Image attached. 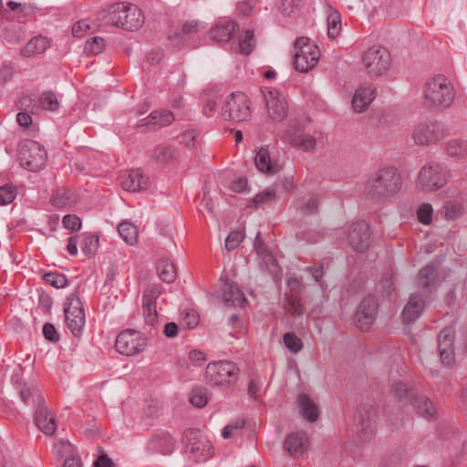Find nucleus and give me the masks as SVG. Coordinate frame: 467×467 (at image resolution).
<instances>
[{
  "instance_id": "obj_25",
  "label": "nucleus",
  "mask_w": 467,
  "mask_h": 467,
  "mask_svg": "<svg viewBox=\"0 0 467 467\" xmlns=\"http://www.w3.org/2000/svg\"><path fill=\"white\" fill-rule=\"evenodd\" d=\"M424 306L425 303L421 296L419 294H412L401 314L403 322L407 325L414 323L420 317Z\"/></svg>"
},
{
  "instance_id": "obj_26",
  "label": "nucleus",
  "mask_w": 467,
  "mask_h": 467,
  "mask_svg": "<svg viewBox=\"0 0 467 467\" xmlns=\"http://www.w3.org/2000/svg\"><path fill=\"white\" fill-rule=\"evenodd\" d=\"M174 120V115L171 111L160 109L152 111L147 118L142 119L140 127L147 126L151 130H158L171 125Z\"/></svg>"
},
{
  "instance_id": "obj_46",
  "label": "nucleus",
  "mask_w": 467,
  "mask_h": 467,
  "mask_svg": "<svg viewBox=\"0 0 467 467\" xmlns=\"http://www.w3.org/2000/svg\"><path fill=\"white\" fill-rule=\"evenodd\" d=\"M445 218L447 220H455L461 217L463 213V206L457 201H448L444 206Z\"/></svg>"
},
{
  "instance_id": "obj_61",
  "label": "nucleus",
  "mask_w": 467,
  "mask_h": 467,
  "mask_svg": "<svg viewBox=\"0 0 467 467\" xmlns=\"http://www.w3.org/2000/svg\"><path fill=\"white\" fill-rule=\"evenodd\" d=\"M90 28V25L87 20H80L74 24L72 34L75 37H82L84 34Z\"/></svg>"
},
{
  "instance_id": "obj_11",
  "label": "nucleus",
  "mask_w": 467,
  "mask_h": 467,
  "mask_svg": "<svg viewBox=\"0 0 467 467\" xmlns=\"http://www.w3.org/2000/svg\"><path fill=\"white\" fill-rule=\"evenodd\" d=\"M362 61L370 75L379 77L389 70L391 58L385 47L373 46L364 52Z\"/></svg>"
},
{
  "instance_id": "obj_31",
  "label": "nucleus",
  "mask_w": 467,
  "mask_h": 467,
  "mask_svg": "<svg viewBox=\"0 0 467 467\" xmlns=\"http://www.w3.org/2000/svg\"><path fill=\"white\" fill-rule=\"evenodd\" d=\"M297 402L299 406V411L306 420H307L309 422H315L318 419V408L317 404L311 400L307 394H299Z\"/></svg>"
},
{
  "instance_id": "obj_19",
  "label": "nucleus",
  "mask_w": 467,
  "mask_h": 467,
  "mask_svg": "<svg viewBox=\"0 0 467 467\" xmlns=\"http://www.w3.org/2000/svg\"><path fill=\"white\" fill-rule=\"evenodd\" d=\"M239 26L226 17L221 18L210 30V37L216 42H228L238 31Z\"/></svg>"
},
{
  "instance_id": "obj_42",
  "label": "nucleus",
  "mask_w": 467,
  "mask_h": 467,
  "mask_svg": "<svg viewBox=\"0 0 467 467\" xmlns=\"http://www.w3.org/2000/svg\"><path fill=\"white\" fill-rule=\"evenodd\" d=\"M38 105L42 109L57 111L59 108V102L53 91H43L38 99Z\"/></svg>"
},
{
  "instance_id": "obj_39",
  "label": "nucleus",
  "mask_w": 467,
  "mask_h": 467,
  "mask_svg": "<svg viewBox=\"0 0 467 467\" xmlns=\"http://www.w3.org/2000/svg\"><path fill=\"white\" fill-rule=\"evenodd\" d=\"M157 270L160 278L165 283H172L176 278L175 266L169 259L160 260Z\"/></svg>"
},
{
  "instance_id": "obj_34",
  "label": "nucleus",
  "mask_w": 467,
  "mask_h": 467,
  "mask_svg": "<svg viewBox=\"0 0 467 467\" xmlns=\"http://www.w3.org/2000/svg\"><path fill=\"white\" fill-rule=\"evenodd\" d=\"M48 47V39L42 36H38L28 41L25 47L21 50V53L25 57H32L36 54L44 53Z\"/></svg>"
},
{
  "instance_id": "obj_18",
  "label": "nucleus",
  "mask_w": 467,
  "mask_h": 467,
  "mask_svg": "<svg viewBox=\"0 0 467 467\" xmlns=\"http://www.w3.org/2000/svg\"><path fill=\"white\" fill-rule=\"evenodd\" d=\"M454 330L451 327H444L438 337V350L441 362L451 366L454 360L453 350Z\"/></svg>"
},
{
  "instance_id": "obj_13",
  "label": "nucleus",
  "mask_w": 467,
  "mask_h": 467,
  "mask_svg": "<svg viewBox=\"0 0 467 467\" xmlns=\"http://www.w3.org/2000/svg\"><path fill=\"white\" fill-rule=\"evenodd\" d=\"M446 136L445 127L441 122H420L412 132V138L417 145L429 146L437 143Z\"/></svg>"
},
{
  "instance_id": "obj_45",
  "label": "nucleus",
  "mask_w": 467,
  "mask_h": 467,
  "mask_svg": "<svg viewBox=\"0 0 467 467\" xmlns=\"http://www.w3.org/2000/svg\"><path fill=\"white\" fill-rule=\"evenodd\" d=\"M283 341L286 348L293 354L300 352L304 346L302 339L294 332L285 333Z\"/></svg>"
},
{
  "instance_id": "obj_24",
  "label": "nucleus",
  "mask_w": 467,
  "mask_h": 467,
  "mask_svg": "<svg viewBox=\"0 0 467 467\" xmlns=\"http://www.w3.org/2000/svg\"><path fill=\"white\" fill-rule=\"evenodd\" d=\"M308 447V437L305 431L293 432L285 441V449L294 458L303 456Z\"/></svg>"
},
{
  "instance_id": "obj_17",
  "label": "nucleus",
  "mask_w": 467,
  "mask_h": 467,
  "mask_svg": "<svg viewBox=\"0 0 467 467\" xmlns=\"http://www.w3.org/2000/svg\"><path fill=\"white\" fill-rule=\"evenodd\" d=\"M370 232L366 222L358 221L351 224L348 232L349 244L357 252H364L369 246Z\"/></svg>"
},
{
  "instance_id": "obj_33",
  "label": "nucleus",
  "mask_w": 467,
  "mask_h": 467,
  "mask_svg": "<svg viewBox=\"0 0 467 467\" xmlns=\"http://www.w3.org/2000/svg\"><path fill=\"white\" fill-rule=\"evenodd\" d=\"M20 398L26 405H34L37 408L45 403L40 390L31 385L25 384L20 389Z\"/></svg>"
},
{
  "instance_id": "obj_5",
  "label": "nucleus",
  "mask_w": 467,
  "mask_h": 467,
  "mask_svg": "<svg viewBox=\"0 0 467 467\" xmlns=\"http://www.w3.org/2000/svg\"><path fill=\"white\" fill-rule=\"evenodd\" d=\"M448 182L446 168L437 162H430L422 166L416 179V187L426 192L441 189Z\"/></svg>"
},
{
  "instance_id": "obj_2",
  "label": "nucleus",
  "mask_w": 467,
  "mask_h": 467,
  "mask_svg": "<svg viewBox=\"0 0 467 467\" xmlns=\"http://www.w3.org/2000/svg\"><path fill=\"white\" fill-rule=\"evenodd\" d=\"M104 25H110L128 31L140 29L144 23L142 11L135 5L119 2L109 5L99 13Z\"/></svg>"
},
{
  "instance_id": "obj_55",
  "label": "nucleus",
  "mask_w": 467,
  "mask_h": 467,
  "mask_svg": "<svg viewBox=\"0 0 467 467\" xmlns=\"http://www.w3.org/2000/svg\"><path fill=\"white\" fill-rule=\"evenodd\" d=\"M198 31V22L197 21H188L183 24L182 32L179 34V37L181 40L184 41L192 36H194Z\"/></svg>"
},
{
  "instance_id": "obj_50",
  "label": "nucleus",
  "mask_w": 467,
  "mask_h": 467,
  "mask_svg": "<svg viewBox=\"0 0 467 467\" xmlns=\"http://www.w3.org/2000/svg\"><path fill=\"white\" fill-rule=\"evenodd\" d=\"M190 402L198 408L204 407L208 402L206 389L202 388L193 389L191 393Z\"/></svg>"
},
{
  "instance_id": "obj_48",
  "label": "nucleus",
  "mask_w": 467,
  "mask_h": 467,
  "mask_svg": "<svg viewBox=\"0 0 467 467\" xmlns=\"http://www.w3.org/2000/svg\"><path fill=\"white\" fill-rule=\"evenodd\" d=\"M51 203L57 208H63L71 203V195L67 190H57L52 193Z\"/></svg>"
},
{
  "instance_id": "obj_16",
  "label": "nucleus",
  "mask_w": 467,
  "mask_h": 467,
  "mask_svg": "<svg viewBox=\"0 0 467 467\" xmlns=\"http://www.w3.org/2000/svg\"><path fill=\"white\" fill-rule=\"evenodd\" d=\"M266 109L269 117L275 121L283 120L287 115L288 104L285 98L277 90L265 93Z\"/></svg>"
},
{
  "instance_id": "obj_59",
  "label": "nucleus",
  "mask_w": 467,
  "mask_h": 467,
  "mask_svg": "<svg viewBox=\"0 0 467 467\" xmlns=\"http://www.w3.org/2000/svg\"><path fill=\"white\" fill-rule=\"evenodd\" d=\"M244 426V421L241 420H237L234 422H232V423L226 425L223 428L222 436L224 439H229L234 434L235 431H241Z\"/></svg>"
},
{
  "instance_id": "obj_51",
  "label": "nucleus",
  "mask_w": 467,
  "mask_h": 467,
  "mask_svg": "<svg viewBox=\"0 0 467 467\" xmlns=\"http://www.w3.org/2000/svg\"><path fill=\"white\" fill-rule=\"evenodd\" d=\"M47 284L56 288H63L67 285V279L65 275L59 273H47L44 275Z\"/></svg>"
},
{
  "instance_id": "obj_47",
  "label": "nucleus",
  "mask_w": 467,
  "mask_h": 467,
  "mask_svg": "<svg viewBox=\"0 0 467 467\" xmlns=\"http://www.w3.org/2000/svg\"><path fill=\"white\" fill-rule=\"evenodd\" d=\"M105 47V40L99 36H94L87 40L84 50L88 56L100 54Z\"/></svg>"
},
{
  "instance_id": "obj_36",
  "label": "nucleus",
  "mask_w": 467,
  "mask_h": 467,
  "mask_svg": "<svg viewBox=\"0 0 467 467\" xmlns=\"http://www.w3.org/2000/svg\"><path fill=\"white\" fill-rule=\"evenodd\" d=\"M85 313L83 303L81 302L78 291L76 289L73 293L68 295L64 303V315L65 317H68L70 314H81Z\"/></svg>"
},
{
  "instance_id": "obj_56",
  "label": "nucleus",
  "mask_w": 467,
  "mask_h": 467,
  "mask_svg": "<svg viewBox=\"0 0 467 467\" xmlns=\"http://www.w3.org/2000/svg\"><path fill=\"white\" fill-rule=\"evenodd\" d=\"M275 197V192L274 190L266 189L257 193L252 200L254 206L257 207L260 204L270 202Z\"/></svg>"
},
{
  "instance_id": "obj_60",
  "label": "nucleus",
  "mask_w": 467,
  "mask_h": 467,
  "mask_svg": "<svg viewBox=\"0 0 467 467\" xmlns=\"http://www.w3.org/2000/svg\"><path fill=\"white\" fill-rule=\"evenodd\" d=\"M244 426V421L241 420H237L234 422H232V423L226 425L223 428L222 436L224 439H229L234 434L235 431H241Z\"/></svg>"
},
{
  "instance_id": "obj_54",
  "label": "nucleus",
  "mask_w": 467,
  "mask_h": 467,
  "mask_svg": "<svg viewBox=\"0 0 467 467\" xmlns=\"http://www.w3.org/2000/svg\"><path fill=\"white\" fill-rule=\"evenodd\" d=\"M244 234L241 231H232L225 239V248L228 251L235 249L244 240Z\"/></svg>"
},
{
  "instance_id": "obj_7",
  "label": "nucleus",
  "mask_w": 467,
  "mask_h": 467,
  "mask_svg": "<svg viewBox=\"0 0 467 467\" xmlns=\"http://www.w3.org/2000/svg\"><path fill=\"white\" fill-rule=\"evenodd\" d=\"M239 376V368L233 361L221 360L209 363L205 368V379L215 386L234 384Z\"/></svg>"
},
{
  "instance_id": "obj_22",
  "label": "nucleus",
  "mask_w": 467,
  "mask_h": 467,
  "mask_svg": "<svg viewBox=\"0 0 467 467\" xmlns=\"http://www.w3.org/2000/svg\"><path fill=\"white\" fill-rule=\"evenodd\" d=\"M285 136L292 146L304 151H312L317 144L316 139L312 135L304 133L294 127L287 129Z\"/></svg>"
},
{
  "instance_id": "obj_1",
  "label": "nucleus",
  "mask_w": 467,
  "mask_h": 467,
  "mask_svg": "<svg viewBox=\"0 0 467 467\" xmlns=\"http://www.w3.org/2000/svg\"><path fill=\"white\" fill-rule=\"evenodd\" d=\"M390 395L399 403L398 410L392 414L387 406L384 410V416L386 421L390 426H399L403 420V416L400 412L401 407L407 404H410L416 410V412L424 417L427 420H435L437 416V410L431 400L424 395L419 394L418 391L410 388L403 382H396L390 386Z\"/></svg>"
},
{
  "instance_id": "obj_6",
  "label": "nucleus",
  "mask_w": 467,
  "mask_h": 467,
  "mask_svg": "<svg viewBox=\"0 0 467 467\" xmlns=\"http://www.w3.org/2000/svg\"><path fill=\"white\" fill-rule=\"evenodd\" d=\"M294 65L297 71L308 72L317 64L320 51L307 37H298L294 45Z\"/></svg>"
},
{
  "instance_id": "obj_43",
  "label": "nucleus",
  "mask_w": 467,
  "mask_h": 467,
  "mask_svg": "<svg viewBox=\"0 0 467 467\" xmlns=\"http://www.w3.org/2000/svg\"><path fill=\"white\" fill-rule=\"evenodd\" d=\"M285 303L287 312L294 317H300L304 314L305 307L301 304V296L285 295Z\"/></svg>"
},
{
  "instance_id": "obj_8",
  "label": "nucleus",
  "mask_w": 467,
  "mask_h": 467,
  "mask_svg": "<svg viewBox=\"0 0 467 467\" xmlns=\"http://www.w3.org/2000/svg\"><path fill=\"white\" fill-rule=\"evenodd\" d=\"M148 337L136 329H124L119 333L115 340L116 350L127 357L136 356L145 350Z\"/></svg>"
},
{
  "instance_id": "obj_4",
  "label": "nucleus",
  "mask_w": 467,
  "mask_h": 467,
  "mask_svg": "<svg viewBox=\"0 0 467 467\" xmlns=\"http://www.w3.org/2000/svg\"><path fill=\"white\" fill-rule=\"evenodd\" d=\"M455 98L452 84L443 75H437L425 83L423 101L429 108L446 109Z\"/></svg>"
},
{
  "instance_id": "obj_12",
  "label": "nucleus",
  "mask_w": 467,
  "mask_h": 467,
  "mask_svg": "<svg viewBox=\"0 0 467 467\" xmlns=\"http://www.w3.org/2000/svg\"><path fill=\"white\" fill-rule=\"evenodd\" d=\"M186 452L195 462H205L213 455V445L199 431L188 430L184 432Z\"/></svg>"
},
{
  "instance_id": "obj_14",
  "label": "nucleus",
  "mask_w": 467,
  "mask_h": 467,
  "mask_svg": "<svg viewBox=\"0 0 467 467\" xmlns=\"http://www.w3.org/2000/svg\"><path fill=\"white\" fill-rule=\"evenodd\" d=\"M379 304L373 296H365L359 303L354 317L356 326L362 331L368 330L378 315Z\"/></svg>"
},
{
  "instance_id": "obj_49",
  "label": "nucleus",
  "mask_w": 467,
  "mask_h": 467,
  "mask_svg": "<svg viewBox=\"0 0 467 467\" xmlns=\"http://www.w3.org/2000/svg\"><path fill=\"white\" fill-rule=\"evenodd\" d=\"M254 43V31L246 30L239 37L240 52L244 55H249L253 51Z\"/></svg>"
},
{
  "instance_id": "obj_40",
  "label": "nucleus",
  "mask_w": 467,
  "mask_h": 467,
  "mask_svg": "<svg viewBox=\"0 0 467 467\" xmlns=\"http://www.w3.org/2000/svg\"><path fill=\"white\" fill-rule=\"evenodd\" d=\"M118 232L127 244L133 245L137 243L138 230L134 224L124 221L118 225Z\"/></svg>"
},
{
  "instance_id": "obj_32",
  "label": "nucleus",
  "mask_w": 467,
  "mask_h": 467,
  "mask_svg": "<svg viewBox=\"0 0 467 467\" xmlns=\"http://www.w3.org/2000/svg\"><path fill=\"white\" fill-rule=\"evenodd\" d=\"M223 298L225 303L234 306H242L246 301L242 290L235 284L229 282L223 285Z\"/></svg>"
},
{
  "instance_id": "obj_20",
  "label": "nucleus",
  "mask_w": 467,
  "mask_h": 467,
  "mask_svg": "<svg viewBox=\"0 0 467 467\" xmlns=\"http://www.w3.org/2000/svg\"><path fill=\"white\" fill-rule=\"evenodd\" d=\"M377 95L376 88L370 83L361 84L355 91L352 107L356 112L366 110Z\"/></svg>"
},
{
  "instance_id": "obj_28",
  "label": "nucleus",
  "mask_w": 467,
  "mask_h": 467,
  "mask_svg": "<svg viewBox=\"0 0 467 467\" xmlns=\"http://www.w3.org/2000/svg\"><path fill=\"white\" fill-rule=\"evenodd\" d=\"M439 264L431 262L421 268L418 275V285L421 289H431L435 286L438 279Z\"/></svg>"
},
{
  "instance_id": "obj_44",
  "label": "nucleus",
  "mask_w": 467,
  "mask_h": 467,
  "mask_svg": "<svg viewBox=\"0 0 467 467\" xmlns=\"http://www.w3.org/2000/svg\"><path fill=\"white\" fill-rule=\"evenodd\" d=\"M341 31V16L338 11L332 10L327 16V36L335 39Z\"/></svg>"
},
{
  "instance_id": "obj_52",
  "label": "nucleus",
  "mask_w": 467,
  "mask_h": 467,
  "mask_svg": "<svg viewBox=\"0 0 467 467\" xmlns=\"http://www.w3.org/2000/svg\"><path fill=\"white\" fill-rule=\"evenodd\" d=\"M433 209L430 203H422L417 210V218L422 224L428 225L432 221Z\"/></svg>"
},
{
  "instance_id": "obj_23",
  "label": "nucleus",
  "mask_w": 467,
  "mask_h": 467,
  "mask_svg": "<svg viewBox=\"0 0 467 467\" xmlns=\"http://www.w3.org/2000/svg\"><path fill=\"white\" fill-rule=\"evenodd\" d=\"M34 420L38 429L46 435H53L57 430L55 415L47 408L45 403L35 408Z\"/></svg>"
},
{
  "instance_id": "obj_41",
  "label": "nucleus",
  "mask_w": 467,
  "mask_h": 467,
  "mask_svg": "<svg viewBox=\"0 0 467 467\" xmlns=\"http://www.w3.org/2000/svg\"><path fill=\"white\" fill-rule=\"evenodd\" d=\"M446 150L451 158L463 159L467 156V142L460 140H449Z\"/></svg>"
},
{
  "instance_id": "obj_3",
  "label": "nucleus",
  "mask_w": 467,
  "mask_h": 467,
  "mask_svg": "<svg viewBox=\"0 0 467 467\" xmlns=\"http://www.w3.org/2000/svg\"><path fill=\"white\" fill-rule=\"evenodd\" d=\"M402 179L398 169L386 166L378 170L364 184V193L373 199L395 195L401 189Z\"/></svg>"
},
{
  "instance_id": "obj_62",
  "label": "nucleus",
  "mask_w": 467,
  "mask_h": 467,
  "mask_svg": "<svg viewBox=\"0 0 467 467\" xmlns=\"http://www.w3.org/2000/svg\"><path fill=\"white\" fill-rule=\"evenodd\" d=\"M199 323V316L195 312H187L182 319V325L187 328H194Z\"/></svg>"
},
{
  "instance_id": "obj_15",
  "label": "nucleus",
  "mask_w": 467,
  "mask_h": 467,
  "mask_svg": "<svg viewBox=\"0 0 467 467\" xmlns=\"http://www.w3.org/2000/svg\"><path fill=\"white\" fill-rule=\"evenodd\" d=\"M162 294V286L151 284L146 287L142 295V312L147 325L153 326L158 321L156 300Z\"/></svg>"
},
{
  "instance_id": "obj_9",
  "label": "nucleus",
  "mask_w": 467,
  "mask_h": 467,
  "mask_svg": "<svg viewBox=\"0 0 467 467\" xmlns=\"http://www.w3.org/2000/svg\"><path fill=\"white\" fill-rule=\"evenodd\" d=\"M222 116L224 119L234 122L249 120L251 110L247 96L243 92L229 95L222 108Z\"/></svg>"
},
{
  "instance_id": "obj_38",
  "label": "nucleus",
  "mask_w": 467,
  "mask_h": 467,
  "mask_svg": "<svg viewBox=\"0 0 467 467\" xmlns=\"http://www.w3.org/2000/svg\"><path fill=\"white\" fill-rule=\"evenodd\" d=\"M154 158L160 162H169L179 157L178 150L169 144H161L154 150Z\"/></svg>"
},
{
  "instance_id": "obj_21",
  "label": "nucleus",
  "mask_w": 467,
  "mask_h": 467,
  "mask_svg": "<svg viewBox=\"0 0 467 467\" xmlns=\"http://www.w3.org/2000/svg\"><path fill=\"white\" fill-rule=\"evenodd\" d=\"M119 184L128 192H139L146 189L149 179L140 170L126 171L119 176Z\"/></svg>"
},
{
  "instance_id": "obj_27",
  "label": "nucleus",
  "mask_w": 467,
  "mask_h": 467,
  "mask_svg": "<svg viewBox=\"0 0 467 467\" xmlns=\"http://www.w3.org/2000/svg\"><path fill=\"white\" fill-rule=\"evenodd\" d=\"M256 168L265 173L275 174L280 171V166L273 161L267 147H261L254 157Z\"/></svg>"
},
{
  "instance_id": "obj_58",
  "label": "nucleus",
  "mask_w": 467,
  "mask_h": 467,
  "mask_svg": "<svg viewBox=\"0 0 467 467\" xmlns=\"http://www.w3.org/2000/svg\"><path fill=\"white\" fill-rule=\"evenodd\" d=\"M62 223L65 226V228L72 231H78L81 227V220L78 216L75 214L65 215L62 220Z\"/></svg>"
},
{
  "instance_id": "obj_57",
  "label": "nucleus",
  "mask_w": 467,
  "mask_h": 467,
  "mask_svg": "<svg viewBox=\"0 0 467 467\" xmlns=\"http://www.w3.org/2000/svg\"><path fill=\"white\" fill-rule=\"evenodd\" d=\"M286 285L290 290L292 296H301L304 289V285L301 281L295 275H291L286 280Z\"/></svg>"
},
{
  "instance_id": "obj_64",
  "label": "nucleus",
  "mask_w": 467,
  "mask_h": 467,
  "mask_svg": "<svg viewBox=\"0 0 467 467\" xmlns=\"http://www.w3.org/2000/svg\"><path fill=\"white\" fill-rule=\"evenodd\" d=\"M254 9L253 0H245L238 3L237 13L243 16H249L252 15Z\"/></svg>"
},
{
  "instance_id": "obj_35",
  "label": "nucleus",
  "mask_w": 467,
  "mask_h": 467,
  "mask_svg": "<svg viewBox=\"0 0 467 467\" xmlns=\"http://www.w3.org/2000/svg\"><path fill=\"white\" fill-rule=\"evenodd\" d=\"M151 443L156 451L163 455L171 454L175 448V440L169 433L156 435Z\"/></svg>"
},
{
  "instance_id": "obj_29",
  "label": "nucleus",
  "mask_w": 467,
  "mask_h": 467,
  "mask_svg": "<svg viewBox=\"0 0 467 467\" xmlns=\"http://www.w3.org/2000/svg\"><path fill=\"white\" fill-rule=\"evenodd\" d=\"M254 246L256 251V254L262 259L265 266L268 269V271L272 275H278L280 272V268L277 264V261L274 257L272 253L264 246V244L259 237V234H257L254 240Z\"/></svg>"
},
{
  "instance_id": "obj_63",
  "label": "nucleus",
  "mask_w": 467,
  "mask_h": 467,
  "mask_svg": "<svg viewBox=\"0 0 467 467\" xmlns=\"http://www.w3.org/2000/svg\"><path fill=\"white\" fill-rule=\"evenodd\" d=\"M197 137V132L194 130H187L181 134V141L184 143L187 148H193Z\"/></svg>"
},
{
  "instance_id": "obj_30",
  "label": "nucleus",
  "mask_w": 467,
  "mask_h": 467,
  "mask_svg": "<svg viewBox=\"0 0 467 467\" xmlns=\"http://www.w3.org/2000/svg\"><path fill=\"white\" fill-rule=\"evenodd\" d=\"M358 423L361 426V431L373 429L378 420V413L372 404L364 403L358 407Z\"/></svg>"
},
{
  "instance_id": "obj_53",
  "label": "nucleus",
  "mask_w": 467,
  "mask_h": 467,
  "mask_svg": "<svg viewBox=\"0 0 467 467\" xmlns=\"http://www.w3.org/2000/svg\"><path fill=\"white\" fill-rule=\"evenodd\" d=\"M16 196V189L15 186L5 184L0 187V205L11 203Z\"/></svg>"
},
{
  "instance_id": "obj_37",
  "label": "nucleus",
  "mask_w": 467,
  "mask_h": 467,
  "mask_svg": "<svg viewBox=\"0 0 467 467\" xmlns=\"http://www.w3.org/2000/svg\"><path fill=\"white\" fill-rule=\"evenodd\" d=\"M66 325L70 330L72 335L76 337H80L86 324L85 313L70 314L68 317H65Z\"/></svg>"
},
{
  "instance_id": "obj_10",
  "label": "nucleus",
  "mask_w": 467,
  "mask_h": 467,
  "mask_svg": "<svg viewBox=\"0 0 467 467\" xmlns=\"http://www.w3.org/2000/svg\"><path fill=\"white\" fill-rule=\"evenodd\" d=\"M21 165L31 171H37L46 165L47 151L38 142L27 140L19 147Z\"/></svg>"
}]
</instances>
